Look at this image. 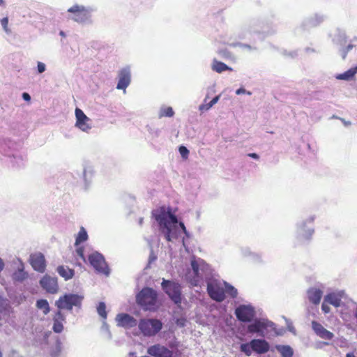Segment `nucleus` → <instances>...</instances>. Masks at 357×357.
<instances>
[{
  "label": "nucleus",
  "instance_id": "2f4dec72",
  "mask_svg": "<svg viewBox=\"0 0 357 357\" xmlns=\"http://www.w3.org/2000/svg\"><path fill=\"white\" fill-rule=\"evenodd\" d=\"M10 158L13 167L20 168L24 165L25 159L19 153L13 154L12 156H10Z\"/></svg>",
  "mask_w": 357,
  "mask_h": 357
},
{
  "label": "nucleus",
  "instance_id": "49530a36",
  "mask_svg": "<svg viewBox=\"0 0 357 357\" xmlns=\"http://www.w3.org/2000/svg\"><path fill=\"white\" fill-rule=\"evenodd\" d=\"M178 151H179V153H180L181 155L182 156V158H188V156L189 155V151L185 146H181L178 149Z\"/></svg>",
  "mask_w": 357,
  "mask_h": 357
},
{
  "label": "nucleus",
  "instance_id": "f8f14e48",
  "mask_svg": "<svg viewBox=\"0 0 357 357\" xmlns=\"http://www.w3.org/2000/svg\"><path fill=\"white\" fill-rule=\"evenodd\" d=\"M234 314L236 319L243 323H250L256 316L255 307L251 304H241L236 307Z\"/></svg>",
  "mask_w": 357,
  "mask_h": 357
},
{
  "label": "nucleus",
  "instance_id": "e433bc0d",
  "mask_svg": "<svg viewBox=\"0 0 357 357\" xmlns=\"http://www.w3.org/2000/svg\"><path fill=\"white\" fill-rule=\"evenodd\" d=\"M88 239V234L84 227H81L75 239V245H79Z\"/></svg>",
  "mask_w": 357,
  "mask_h": 357
},
{
  "label": "nucleus",
  "instance_id": "20e7f679",
  "mask_svg": "<svg viewBox=\"0 0 357 357\" xmlns=\"http://www.w3.org/2000/svg\"><path fill=\"white\" fill-rule=\"evenodd\" d=\"M95 10L91 6L75 4L67 12L69 13L68 18L74 22L81 24H91L93 22L92 13Z\"/></svg>",
  "mask_w": 357,
  "mask_h": 357
},
{
  "label": "nucleus",
  "instance_id": "bb28decb",
  "mask_svg": "<svg viewBox=\"0 0 357 357\" xmlns=\"http://www.w3.org/2000/svg\"><path fill=\"white\" fill-rule=\"evenodd\" d=\"M356 73L357 68H351L343 73L335 75V77L340 80L350 81L353 79Z\"/></svg>",
  "mask_w": 357,
  "mask_h": 357
},
{
  "label": "nucleus",
  "instance_id": "0eeeda50",
  "mask_svg": "<svg viewBox=\"0 0 357 357\" xmlns=\"http://www.w3.org/2000/svg\"><path fill=\"white\" fill-rule=\"evenodd\" d=\"M84 296L77 294H65L56 301L55 305L59 310H72L73 307L79 309L82 307Z\"/></svg>",
  "mask_w": 357,
  "mask_h": 357
},
{
  "label": "nucleus",
  "instance_id": "69168bd1",
  "mask_svg": "<svg viewBox=\"0 0 357 357\" xmlns=\"http://www.w3.org/2000/svg\"><path fill=\"white\" fill-rule=\"evenodd\" d=\"M59 35H60L61 36H62V37H66V33H65V32H64L63 31H60V32H59Z\"/></svg>",
  "mask_w": 357,
  "mask_h": 357
},
{
  "label": "nucleus",
  "instance_id": "13d9d810",
  "mask_svg": "<svg viewBox=\"0 0 357 357\" xmlns=\"http://www.w3.org/2000/svg\"><path fill=\"white\" fill-rule=\"evenodd\" d=\"M5 301L3 300V298L0 296V311H2L5 309Z\"/></svg>",
  "mask_w": 357,
  "mask_h": 357
},
{
  "label": "nucleus",
  "instance_id": "a878e982",
  "mask_svg": "<svg viewBox=\"0 0 357 357\" xmlns=\"http://www.w3.org/2000/svg\"><path fill=\"white\" fill-rule=\"evenodd\" d=\"M252 32L250 26L242 27L236 31L234 37L240 40L249 39L252 37Z\"/></svg>",
  "mask_w": 357,
  "mask_h": 357
},
{
  "label": "nucleus",
  "instance_id": "ea45409f",
  "mask_svg": "<svg viewBox=\"0 0 357 357\" xmlns=\"http://www.w3.org/2000/svg\"><path fill=\"white\" fill-rule=\"evenodd\" d=\"M218 55L224 59H232L234 56L231 52L227 49H220L218 52Z\"/></svg>",
  "mask_w": 357,
  "mask_h": 357
},
{
  "label": "nucleus",
  "instance_id": "6e6552de",
  "mask_svg": "<svg viewBox=\"0 0 357 357\" xmlns=\"http://www.w3.org/2000/svg\"><path fill=\"white\" fill-rule=\"evenodd\" d=\"M268 328L275 329V324L266 318H254L248 326L249 333H256L261 337L266 335Z\"/></svg>",
  "mask_w": 357,
  "mask_h": 357
},
{
  "label": "nucleus",
  "instance_id": "680f3d73",
  "mask_svg": "<svg viewBox=\"0 0 357 357\" xmlns=\"http://www.w3.org/2000/svg\"><path fill=\"white\" fill-rule=\"evenodd\" d=\"M9 357H23L22 356H21L20 354H18L17 352L16 351H13L10 354V356Z\"/></svg>",
  "mask_w": 357,
  "mask_h": 357
},
{
  "label": "nucleus",
  "instance_id": "412c9836",
  "mask_svg": "<svg viewBox=\"0 0 357 357\" xmlns=\"http://www.w3.org/2000/svg\"><path fill=\"white\" fill-rule=\"evenodd\" d=\"M326 19V16L321 14H314L306 18L303 22L305 29H310L320 25Z\"/></svg>",
  "mask_w": 357,
  "mask_h": 357
},
{
  "label": "nucleus",
  "instance_id": "37998d69",
  "mask_svg": "<svg viewBox=\"0 0 357 357\" xmlns=\"http://www.w3.org/2000/svg\"><path fill=\"white\" fill-rule=\"evenodd\" d=\"M52 329L54 332L56 333H60L63 330V323L59 322L58 321H54L53 327Z\"/></svg>",
  "mask_w": 357,
  "mask_h": 357
},
{
  "label": "nucleus",
  "instance_id": "de8ad7c7",
  "mask_svg": "<svg viewBox=\"0 0 357 357\" xmlns=\"http://www.w3.org/2000/svg\"><path fill=\"white\" fill-rule=\"evenodd\" d=\"M229 45L231 46V47H243V48H247L250 50H252V47L250 45H248V44H244V43H238V42H236V43H229Z\"/></svg>",
  "mask_w": 357,
  "mask_h": 357
},
{
  "label": "nucleus",
  "instance_id": "4d7b16f0",
  "mask_svg": "<svg viewBox=\"0 0 357 357\" xmlns=\"http://www.w3.org/2000/svg\"><path fill=\"white\" fill-rule=\"evenodd\" d=\"M326 302L324 301V303L321 305V309L325 313H328L330 311V307L328 305L325 303Z\"/></svg>",
  "mask_w": 357,
  "mask_h": 357
},
{
  "label": "nucleus",
  "instance_id": "f03ea898",
  "mask_svg": "<svg viewBox=\"0 0 357 357\" xmlns=\"http://www.w3.org/2000/svg\"><path fill=\"white\" fill-rule=\"evenodd\" d=\"M211 275V268L206 261L196 256H192L190 266L182 274V279L192 287L201 286Z\"/></svg>",
  "mask_w": 357,
  "mask_h": 357
},
{
  "label": "nucleus",
  "instance_id": "e2e57ef3",
  "mask_svg": "<svg viewBox=\"0 0 357 357\" xmlns=\"http://www.w3.org/2000/svg\"><path fill=\"white\" fill-rule=\"evenodd\" d=\"M102 328H105L106 330H108L109 326L106 323L105 320H104L103 322H102Z\"/></svg>",
  "mask_w": 357,
  "mask_h": 357
},
{
  "label": "nucleus",
  "instance_id": "9b49d317",
  "mask_svg": "<svg viewBox=\"0 0 357 357\" xmlns=\"http://www.w3.org/2000/svg\"><path fill=\"white\" fill-rule=\"evenodd\" d=\"M138 326L144 336L151 337L155 335L162 329V324L155 319H142Z\"/></svg>",
  "mask_w": 357,
  "mask_h": 357
},
{
  "label": "nucleus",
  "instance_id": "cd10ccee",
  "mask_svg": "<svg viewBox=\"0 0 357 357\" xmlns=\"http://www.w3.org/2000/svg\"><path fill=\"white\" fill-rule=\"evenodd\" d=\"M94 169L91 165H87L83 169V179L86 187H87L91 182L94 176Z\"/></svg>",
  "mask_w": 357,
  "mask_h": 357
},
{
  "label": "nucleus",
  "instance_id": "aec40b11",
  "mask_svg": "<svg viewBox=\"0 0 357 357\" xmlns=\"http://www.w3.org/2000/svg\"><path fill=\"white\" fill-rule=\"evenodd\" d=\"M251 347L253 351L259 354H266L270 349L269 343L264 339H252Z\"/></svg>",
  "mask_w": 357,
  "mask_h": 357
},
{
  "label": "nucleus",
  "instance_id": "9d476101",
  "mask_svg": "<svg viewBox=\"0 0 357 357\" xmlns=\"http://www.w3.org/2000/svg\"><path fill=\"white\" fill-rule=\"evenodd\" d=\"M88 260L90 265L98 273L104 274L109 276L110 274V269L105 261L104 256L98 251L91 252L89 257Z\"/></svg>",
  "mask_w": 357,
  "mask_h": 357
},
{
  "label": "nucleus",
  "instance_id": "39448f33",
  "mask_svg": "<svg viewBox=\"0 0 357 357\" xmlns=\"http://www.w3.org/2000/svg\"><path fill=\"white\" fill-rule=\"evenodd\" d=\"M158 300L155 290L151 287H144L137 295L136 302L144 310H154Z\"/></svg>",
  "mask_w": 357,
  "mask_h": 357
},
{
  "label": "nucleus",
  "instance_id": "7ed1b4c3",
  "mask_svg": "<svg viewBox=\"0 0 357 357\" xmlns=\"http://www.w3.org/2000/svg\"><path fill=\"white\" fill-rule=\"evenodd\" d=\"M314 216L310 215L296 223L294 233L296 245H304L311 241L314 233Z\"/></svg>",
  "mask_w": 357,
  "mask_h": 357
},
{
  "label": "nucleus",
  "instance_id": "c9c22d12",
  "mask_svg": "<svg viewBox=\"0 0 357 357\" xmlns=\"http://www.w3.org/2000/svg\"><path fill=\"white\" fill-rule=\"evenodd\" d=\"M174 115V112L172 107L162 106L160 107L158 113L159 118L162 117H172Z\"/></svg>",
  "mask_w": 357,
  "mask_h": 357
},
{
  "label": "nucleus",
  "instance_id": "4c0bfd02",
  "mask_svg": "<svg viewBox=\"0 0 357 357\" xmlns=\"http://www.w3.org/2000/svg\"><path fill=\"white\" fill-rule=\"evenodd\" d=\"M97 312L98 315L105 320L107 317V313L106 311V305L104 302H100L97 306Z\"/></svg>",
  "mask_w": 357,
  "mask_h": 357
},
{
  "label": "nucleus",
  "instance_id": "5fc2aeb1",
  "mask_svg": "<svg viewBox=\"0 0 357 357\" xmlns=\"http://www.w3.org/2000/svg\"><path fill=\"white\" fill-rule=\"evenodd\" d=\"M9 140L6 138H1L0 137V153L3 151L5 152V150H3V145L6 144Z\"/></svg>",
  "mask_w": 357,
  "mask_h": 357
},
{
  "label": "nucleus",
  "instance_id": "bf43d9fd",
  "mask_svg": "<svg viewBox=\"0 0 357 357\" xmlns=\"http://www.w3.org/2000/svg\"><path fill=\"white\" fill-rule=\"evenodd\" d=\"M248 157H250L253 159H255V160H258L259 158V156L258 154L255 153H248Z\"/></svg>",
  "mask_w": 357,
  "mask_h": 357
},
{
  "label": "nucleus",
  "instance_id": "a211bd4d",
  "mask_svg": "<svg viewBox=\"0 0 357 357\" xmlns=\"http://www.w3.org/2000/svg\"><path fill=\"white\" fill-rule=\"evenodd\" d=\"M324 286L319 284L318 286L310 287L307 291V296L309 301L314 305H318L323 296Z\"/></svg>",
  "mask_w": 357,
  "mask_h": 357
},
{
  "label": "nucleus",
  "instance_id": "774afa93",
  "mask_svg": "<svg viewBox=\"0 0 357 357\" xmlns=\"http://www.w3.org/2000/svg\"><path fill=\"white\" fill-rule=\"evenodd\" d=\"M182 241H183V246L185 247V237L182 238Z\"/></svg>",
  "mask_w": 357,
  "mask_h": 357
},
{
  "label": "nucleus",
  "instance_id": "b1692460",
  "mask_svg": "<svg viewBox=\"0 0 357 357\" xmlns=\"http://www.w3.org/2000/svg\"><path fill=\"white\" fill-rule=\"evenodd\" d=\"M211 69L218 73H222L227 70H229V71L233 70V69L231 67L228 66L223 62L218 61L216 59H214L213 60V62L211 64Z\"/></svg>",
  "mask_w": 357,
  "mask_h": 357
},
{
  "label": "nucleus",
  "instance_id": "c756f323",
  "mask_svg": "<svg viewBox=\"0 0 357 357\" xmlns=\"http://www.w3.org/2000/svg\"><path fill=\"white\" fill-rule=\"evenodd\" d=\"M324 302L331 304L335 307H339L341 304V298L338 294L330 293L325 296Z\"/></svg>",
  "mask_w": 357,
  "mask_h": 357
},
{
  "label": "nucleus",
  "instance_id": "0e129e2a",
  "mask_svg": "<svg viewBox=\"0 0 357 357\" xmlns=\"http://www.w3.org/2000/svg\"><path fill=\"white\" fill-rule=\"evenodd\" d=\"M346 357H356L353 353H348L346 355Z\"/></svg>",
  "mask_w": 357,
  "mask_h": 357
},
{
  "label": "nucleus",
  "instance_id": "f3484780",
  "mask_svg": "<svg viewBox=\"0 0 357 357\" xmlns=\"http://www.w3.org/2000/svg\"><path fill=\"white\" fill-rule=\"evenodd\" d=\"M147 354L153 357H172V352L165 346L154 344L147 349Z\"/></svg>",
  "mask_w": 357,
  "mask_h": 357
},
{
  "label": "nucleus",
  "instance_id": "58836bf2",
  "mask_svg": "<svg viewBox=\"0 0 357 357\" xmlns=\"http://www.w3.org/2000/svg\"><path fill=\"white\" fill-rule=\"evenodd\" d=\"M240 350L244 353L247 356H250L253 350L251 347V341L248 343H243L240 346Z\"/></svg>",
  "mask_w": 357,
  "mask_h": 357
},
{
  "label": "nucleus",
  "instance_id": "ddd939ff",
  "mask_svg": "<svg viewBox=\"0 0 357 357\" xmlns=\"http://www.w3.org/2000/svg\"><path fill=\"white\" fill-rule=\"evenodd\" d=\"M131 82V69L129 66H126L118 72V83L116 89L119 90H123L126 93V88Z\"/></svg>",
  "mask_w": 357,
  "mask_h": 357
},
{
  "label": "nucleus",
  "instance_id": "3c124183",
  "mask_svg": "<svg viewBox=\"0 0 357 357\" xmlns=\"http://www.w3.org/2000/svg\"><path fill=\"white\" fill-rule=\"evenodd\" d=\"M147 130L150 134L153 135L155 137H158L160 135V130L158 129H153L151 127H147Z\"/></svg>",
  "mask_w": 357,
  "mask_h": 357
},
{
  "label": "nucleus",
  "instance_id": "864d4df0",
  "mask_svg": "<svg viewBox=\"0 0 357 357\" xmlns=\"http://www.w3.org/2000/svg\"><path fill=\"white\" fill-rule=\"evenodd\" d=\"M245 93H246L249 96H250L252 94L250 91H246L243 87H241L236 91V94H237V95L245 94Z\"/></svg>",
  "mask_w": 357,
  "mask_h": 357
},
{
  "label": "nucleus",
  "instance_id": "338daca9",
  "mask_svg": "<svg viewBox=\"0 0 357 357\" xmlns=\"http://www.w3.org/2000/svg\"><path fill=\"white\" fill-rule=\"evenodd\" d=\"M342 121H343V123H344V124L345 126L351 125V122H350V121H344V120H342Z\"/></svg>",
  "mask_w": 357,
  "mask_h": 357
},
{
  "label": "nucleus",
  "instance_id": "6ab92c4d",
  "mask_svg": "<svg viewBox=\"0 0 357 357\" xmlns=\"http://www.w3.org/2000/svg\"><path fill=\"white\" fill-rule=\"evenodd\" d=\"M117 326L123 328H132L137 325V320L126 313L118 314L116 317Z\"/></svg>",
  "mask_w": 357,
  "mask_h": 357
},
{
  "label": "nucleus",
  "instance_id": "c85d7f7f",
  "mask_svg": "<svg viewBox=\"0 0 357 357\" xmlns=\"http://www.w3.org/2000/svg\"><path fill=\"white\" fill-rule=\"evenodd\" d=\"M275 347L282 357H292L294 355L293 349L289 345L276 344Z\"/></svg>",
  "mask_w": 357,
  "mask_h": 357
},
{
  "label": "nucleus",
  "instance_id": "473e14b6",
  "mask_svg": "<svg viewBox=\"0 0 357 357\" xmlns=\"http://www.w3.org/2000/svg\"><path fill=\"white\" fill-rule=\"evenodd\" d=\"M241 253L244 257H250L254 261H260L261 256L255 252H252L248 247L241 248Z\"/></svg>",
  "mask_w": 357,
  "mask_h": 357
},
{
  "label": "nucleus",
  "instance_id": "a19ab883",
  "mask_svg": "<svg viewBox=\"0 0 357 357\" xmlns=\"http://www.w3.org/2000/svg\"><path fill=\"white\" fill-rule=\"evenodd\" d=\"M354 47L352 44H349L346 47L344 46H340L339 49V52L340 56L343 59H344L347 56V53L351 50Z\"/></svg>",
  "mask_w": 357,
  "mask_h": 357
},
{
  "label": "nucleus",
  "instance_id": "f257e3e1",
  "mask_svg": "<svg viewBox=\"0 0 357 357\" xmlns=\"http://www.w3.org/2000/svg\"><path fill=\"white\" fill-rule=\"evenodd\" d=\"M152 216L158 224L159 230L167 241L178 239L182 233L186 238L190 236L183 222H179L172 208L161 206L152 211Z\"/></svg>",
  "mask_w": 357,
  "mask_h": 357
},
{
  "label": "nucleus",
  "instance_id": "7c9ffc66",
  "mask_svg": "<svg viewBox=\"0 0 357 357\" xmlns=\"http://www.w3.org/2000/svg\"><path fill=\"white\" fill-rule=\"evenodd\" d=\"M334 43L340 46H345L346 45V34L344 31L337 29L336 33L333 38Z\"/></svg>",
  "mask_w": 357,
  "mask_h": 357
},
{
  "label": "nucleus",
  "instance_id": "c03bdc74",
  "mask_svg": "<svg viewBox=\"0 0 357 357\" xmlns=\"http://www.w3.org/2000/svg\"><path fill=\"white\" fill-rule=\"evenodd\" d=\"M1 24L3 30L5 31V32H6L7 33H10V30L8 27V18L7 17H3V19L1 20Z\"/></svg>",
  "mask_w": 357,
  "mask_h": 357
},
{
  "label": "nucleus",
  "instance_id": "dca6fc26",
  "mask_svg": "<svg viewBox=\"0 0 357 357\" xmlns=\"http://www.w3.org/2000/svg\"><path fill=\"white\" fill-rule=\"evenodd\" d=\"M30 264L33 270L38 273H44L46 269V260L40 252L31 254L29 259Z\"/></svg>",
  "mask_w": 357,
  "mask_h": 357
},
{
  "label": "nucleus",
  "instance_id": "4be33fe9",
  "mask_svg": "<svg viewBox=\"0 0 357 357\" xmlns=\"http://www.w3.org/2000/svg\"><path fill=\"white\" fill-rule=\"evenodd\" d=\"M312 328L314 333L322 339L331 340L334 337L333 333L326 330L320 323L316 321L312 322Z\"/></svg>",
  "mask_w": 357,
  "mask_h": 357
},
{
  "label": "nucleus",
  "instance_id": "09e8293b",
  "mask_svg": "<svg viewBox=\"0 0 357 357\" xmlns=\"http://www.w3.org/2000/svg\"><path fill=\"white\" fill-rule=\"evenodd\" d=\"M46 70V66L44 63L38 61L37 63V70L38 73H43Z\"/></svg>",
  "mask_w": 357,
  "mask_h": 357
},
{
  "label": "nucleus",
  "instance_id": "f704fd0d",
  "mask_svg": "<svg viewBox=\"0 0 357 357\" xmlns=\"http://www.w3.org/2000/svg\"><path fill=\"white\" fill-rule=\"evenodd\" d=\"M36 307L43 310L45 315L50 312V307L48 301L46 299H39L36 301Z\"/></svg>",
  "mask_w": 357,
  "mask_h": 357
},
{
  "label": "nucleus",
  "instance_id": "423d86ee",
  "mask_svg": "<svg viewBox=\"0 0 357 357\" xmlns=\"http://www.w3.org/2000/svg\"><path fill=\"white\" fill-rule=\"evenodd\" d=\"M161 287L162 290L176 305L182 302V288L178 282L170 280L162 279Z\"/></svg>",
  "mask_w": 357,
  "mask_h": 357
},
{
  "label": "nucleus",
  "instance_id": "2eb2a0df",
  "mask_svg": "<svg viewBox=\"0 0 357 357\" xmlns=\"http://www.w3.org/2000/svg\"><path fill=\"white\" fill-rule=\"evenodd\" d=\"M40 287L50 294H56L59 290L57 278L48 275H44L39 281Z\"/></svg>",
  "mask_w": 357,
  "mask_h": 357
},
{
  "label": "nucleus",
  "instance_id": "79ce46f5",
  "mask_svg": "<svg viewBox=\"0 0 357 357\" xmlns=\"http://www.w3.org/2000/svg\"><path fill=\"white\" fill-rule=\"evenodd\" d=\"M61 310L58 309V310L56 312L53 317V321H58L59 322L61 323L66 321V316L61 312Z\"/></svg>",
  "mask_w": 357,
  "mask_h": 357
},
{
  "label": "nucleus",
  "instance_id": "1a4fd4ad",
  "mask_svg": "<svg viewBox=\"0 0 357 357\" xmlns=\"http://www.w3.org/2000/svg\"><path fill=\"white\" fill-rule=\"evenodd\" d=\"M206 282L207 293L211 299L216 302H222L225 299V291L220 280L210 276Z\"/></svg>",
  "mask_w": 357,
  "mask_h": 357
},
{
  "label": "nucleus",
  "instance_id": "5701e85b",
  "mask_svg": "<svg viewBox=\"0 0 357 357\" xmlns=\"http://www.w3.org/2000/svg\"><path fill=\"white\" fill-rule=\"evenodd\" d=\"M28 278L27 272L24 271L23 263L20 262V266L15 270L13 275L12 279L15 282H22Z\"/></svg>",
  "mask_w": 357,
  "mask_h": 357
},
{
  "label": "nucleus",
  "instance_id": "6e6d98bb",
  "mask_svg": "<svg viewBox=\"0 0 357 357\" xmlns=\"http://www.w3.org/2000/svg\"><path fill=\"white\" fill-rule=\"evenodd\" d=\"M22 98H23L24 100L27 101V102L31 100V96L26 92L22 93Z\"/></svg>",
  "mask_w": 357,
  "mask_h": 357
},
{
  "label": "nucleus",
  "instance_id": "393cba45",
  "mask_svg": "<svg viewBox=\"0 0 357 357\" xmlns=\"http://www.w3.org/2000/svg\"><path fill=\"white\" fill-rule=\"evenodd\" d=\"M56 271L59 275L63 278L65 280H68L73 278L75 275L73 269L65 266H59Z\"/></svg>",
  "mask_w": 357,
  "mask_h": 357
},
{
  "label": "nucleus",
  "instance_id": "8fccbe9b",
  "mask_svg": "<svg viewBox=\"0 0 357 357\" xmlns=\"http://www.w3.org/2000/svg\"><path fill=\"white\" fill-rule=\"evenodd\" d=\"M77 255L84 261H86V259L84 255V248H78L76 250Z\"/></svg>",
  "mask_w": 357,
  "mask_h": 357
},
{
  "label": "nucleus",
  "instance_id": "4468645a",
  "mask_svg": "<svg viewBox=\"0 0 357 357\" xmlns=\"http://www.w3.org/2000/svg\"><path fill=\"white\" fill-rule=\"evenodd\" d=\"M75 114L76 117L75 126L83 132H89L91 129V126L89 123L90 119L78 107H76Z\"/></svg>",
  "mask_w": 357,
  "mask_h": 357
},
{
  "label": "nucleus",
  "instance_id": "a18cd8bd",
  "mask_svg": "<svg viewBox=\"0 0 357 357\" xmlns=\"http://www.w3.org/2000/svg\"><path fill=\"white\" fill-rule=\"evenodd\" d=\"M207 98L208 96H206V98H204V102L199 106V110L202 112L204 111H208V109H211V107H209L208 102H206Z\"/></svg>",
  "mask_w": 357,
  "mask_h": 357
},
{
  "label": "nucleus",
  "instance_id": "052dcab7",
  "mask_svg": "<svg viewBox=\"0 0 357 357\" xmlns=\"http://www.w3.org/2000/svg\"><path fill=\"white\" fill-rule=\"evenodd\" d=\"M284 55H287V52L285 51L284 52ZM297 55V52L296 51H293V52H291L288 54V56H289L290 57L293 58V57H295Z\"/></svg>",
  "mask_w": 357,
  "mask_h": 357
},
{
  "label": "nucleus",
  "instance_id": "72a5a7b5",
  "mask_svg": "<svg viewBox=\"0 0 357 357\" xmlns=\"http://www.w3.org/2000/svg\"><path fill=\"white\" fill-rule=\"evenodd\" d=\"M223 283L225 286V294H227L228 296H229L232 298H236L238 295L237 289L234 286H232L231 284L225 281H224Z\"/></svg>",
  "mask_w": 357,
  "mask_h": 357
},
{
  "label": "nucleus",
  "instance_id": "603ef678",
  "mask_svg": "<svg viewBox=\"0 0 357 357\" xmlns=\"http://www.w3.org/2000/svg\"><path fill=\"white\" fill-rule=\"evenodd\" d=\"M220 95H218L215 96L209 102H208V106L211 107V108L215 105L220 100Z\"/></svg>",
  "mask_w": 357,
  "mask_h": 357
}]
</instances>
